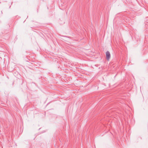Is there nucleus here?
I'll return each mask as SVG.
<instances>
[{
  "instance_id": "nucleus-1",
  "label": "nucleus",
  "mask_w": 148,
  "mask_h": 148,
  "mask_svg": "<svg viewBox=\"0 0 148 148\" xmlns=\"http://www.w3.org/2000/svg\"><path fill=\"white\" fill-rule=\"evenodd\" d=\"M106 59L108 60L110 58V54L108 51H107L106 53Z\"/></svg>"
}]
</instances>
